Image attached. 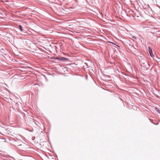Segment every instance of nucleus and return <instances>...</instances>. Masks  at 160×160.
Instances as JSON below:
<instances>
[{
    "mask_svg": "<svg viewBox=\"0 0 160 160\" xmlns=\"http://www.w3.org/2000/svg\"><path fill=\"white\" fill-rule=\"evenodd\" d=\"M149 53L151 56L152 57H153L154 56V55L152 54V49H150V48H149Z\"/></svg>",
    "mask_w": 160,
    "mask_h": 160,
    "instance_id": "1",
    "label": "nucleus"
},
{
    "mask_svg": "<svg viewBox=\"0 0 160 160\" xmlns=\"http://www.w3.org/2000/svg\"><path fill=\"white\" fill-rule=\"evenodd\" d=\"M19 28L21 30V31H23V29L22 28V26L21 25H19Z\"/></svg>",
    "mask_w": 160,
    "mask_h": 160,
    "instance_id": "2",
    "label": "nucleus"
},
{
    "mask_svg": "<svg viewBox=\"0 0 160 160\" xmlns=\"http://www.w3.org/2000/svg\"><path fill=\"white\" fill-rule=\"evenodd\" d=\"M132 37L133 38H135V39H136V38L135 37V36H132Z\"/></svg>",
    "mask_w": 160,
    "mask_h": 160,
    "instance_id": "3",
    "label": "nucleus"
},
{
    "mask_svg": "<svg viewBox=\"0 0 160 160\" xmlns=\"http://www.w3.org/2000/svg\"><path fill=\"white\" fill-rule=\"evenodd\" d=\"M55 59H59V58H55Z\"/></svg>",
    "mask_w": 160,
    "mask_h": 160,
    "instance_id": "4",
    "label": "nucleus"
},
{
    "mask_svg": "<svg viewBox=\"0 0 160 160\" xmlns=\"http://www.w3.org/2000/svg\"><path fill=\"white\" fill-rule=\"evenodd\" d=\"M110 42L112 44H113V43L112 42Z\"/></svg>",
    "mask_w": 160,
    "mask_h": 160,
    "instance_id": "5",
    "label": "nucleus"
}]
</instances>
